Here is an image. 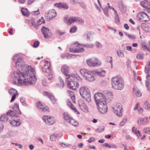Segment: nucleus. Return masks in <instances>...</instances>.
<instances>
[{"label":"nucleus","instance_id":"f257e3e1","mask_svg":"<svg viewBox=\"0 0 150 150\" xmlns=\"http://www.w3.org/2000/svg\"><path fill=\"white\" fill-rule=\"evenodd\" d=\"M21 55V54H16L12 58L13 63L18 70L12 74L13 83L19 86L34 84L36 81L35 71L31 66L25 64Z\"/></svg>","mask_w":150,"mask_h":150},{"label":"nucleus","instance_id":"f03ea898","mask_svg":"<svg viewBox=\"0 0 150 150\" xmlns=\"http://www.w3.org/2000/svg\"><path fill=\"white\" fill-rule=\"evenodd\" d=\"M112 93L110 92L105 93V94L98 92L94 95V98L97 104L98 109L100 112L105 114L108 111V107L106 100L112 98Z\"/></svg>","mask_w":150,"mask_h":150},{"label":"nucleus","instance_id":"7ed1b4c3","mask_svg":"<svg viewBox=\"0 0 150 150\" xmlns=\"http://www.w3.org/2000/svg\"><path fill=\"white\" fill-rule=\"evenodd\" d=\"M66 79L68 87L70 89L73 90H75L79 86V82H81L82 80L77 74L69 75Z\"/></svg>","mask_w":150,"mask_h":150},{"label":"nucleus","instance_id":"20e7f679","mask_svg":"<svg viewBox=\"0 0 150 150\" xmlns=\"http://www.w3.org/2000/svg\"><path fill=\"white\" fill-rule=\"evenodd\" d=\"M111 84L112 87L114 89L121 90L124 88L125 82L122 77L116 76L112 78Z\"/></svg>","mask_w":150,"mask_h":150},{"label":"nucleus","instance_id":"39448f33","mask_svg":"<svg viewBox=\"0 0 150 150\" xmlns=\"http://www.w3.org/2000/svg\"><path fill=\"white\" fill-rule=\"evenodd\" d=\"M79 93L81 97L88 102L91 101V95L90 90L86 86H82L79 89Z\"/></svg>","mask_w":150,"mask_h":150},{"label":"nucleus","instance_id":"423d86ee","mask_svg":"<svg viewBox=\"0 0 150 150\" xmlns=\"http://www.w3.org/2000/svg\"><path fill=\"white\" fill-rule=\"evenodd\" d=\"M42 71L49 80L52 79V75L50 63L49 61H46L43 67L42 68Z\"/></svg>","mask_w":150,"mask_h":150},{"label":"nucleus","instance_id":"0eeeda50","mask_svg":"<svg viewBox=\"0 0 150 150\" xmlns=\"http://www.w3.org/2000/svg\"><path fill=\"white\" fill-rule=\"evenodd\" d=\"M86 63L89 66L93 67L100 66L101 64L100 61L96 58H93L86 60Z\"/></svg>","mask_w":150,"mask_h":150},{"label":"nucleus","instance_id":"6e6552de","mask_svg":"<svg viewBox=\"0 0 150 150\" xmlns=\"http://www.w3.org/2000/svg\"><path fill=\"white\" fill-rule=\"evenodd\" d=\"M115 114L119 117H121L122 115V108L121 104L120 103H117L115 107L113 108Z\"/></svg>","mask_w":150,"mask_h":150},{"label":"nucleus","instance_id":"1a4fd4ad","mask_svg":"<svg viewBox=\"0 0 150 150\" xmlns=\"http://www.w3.org/2000/svg\"><path fill=\"white\" fill-rule=\"evenodd\" d=\"M137 17L138 19L140 21L142 22H146L150 20L149 16L144 12H141L139 13Z\"/></svg>","mask_w":150,"mask_h":150},{"label":"nucleus","instance_id":"9d476101","mask_svg":"<svg viewBox=\"0 0 150 150\" xmlns=\"http://www.w3.org/2000/svg\"><path fill=\"white\" fill-rule=\"evenodd\" d=\"M79 45V44L78 42H75L73 45L74 47H77L76 48L73 49L72 48H70L69 51L70 52H83L84 51V49L83 47H78Z\"/></svg>","mask_w":150,"mask_h":150},{"label":"nucleus","instance_id":"9b49d317","mask_svg":"<svg viewBox=\"0 0 150 150\" xmlns=\"http://www.w3.org/2000/svg\"><path fill=\"white\" fill-rule=\"evenodd\" d=\"M57 16V13L54 9H52L46 12L45 14V17L49 20L52 19Z\"/></svg>","mask_w":150,"mask_h":150},{"label":"nucleus","instance_id":"f8f14e48","mask_svg":"<svg viewBox=\"0 0 150 150\" xmlns=\"http://www.w3.org/2000/svg\"><path fill=\"white\" fill-rule=\"evenodd\" d=\"M42 119L47 124L49 125H53L55 122L53 117H50L49 116L45 115L42 117Z\"/></svg>","mask_w":150,"mask_h":150},{"label":"nucleus","instance_id":"ddd939ff","mask_svg":"<svg viewBox=\"0 0 150 150\" xmlns=\"http://www.w3.org/2000/svg\"><path fill=\"white\" fill-rule=\"evenodd\" d=\"M8 92L10 95L12 96L10 101L11 102H12L15 100L17 96H18V92L15 89L11 88L9 90Z\"/></svg>","mask_w":150,"mask_h":150},{"label":"nucleus","instance_id":"4468645a","mask_svg":"<svg viewBox=\"0 0 150 150\" xmlns=\"http://www.w3.org/2000/svg\"><path fill=\"white\" fill-rule=\"evenodd\" d=\"M37 106L39 110L45 112L49 110V108L47 106L44 105L40 102H38L37 103Z\"/></svg>","mask_w":150,"mask_h":150},{"label":"nucleus","instance_id":"2eb2a0df","mask_svg":"<svg viewBox=\"0 0 150 150\" xmlns=\"http://www.w3.org/2000/svg\"><path fill=\"white\" fill-rule=\"evenodd\" d=\"M41 32L45 38L48 39L50 37V34L49 30L45 26H43L42 28Z\"/></svg>","mask_w":150,"mask_h":150},{"label":"nucleus","instance_id":"dca6fc26","mask_svg":"<svg viewBox=\"0 0 150 150\" xmlns=\"http://www.w3.org/2000/svg\"><path fill=\"white\" fill-rule=\"evenodd\" d=\"M91 72L88 73V75L85 78V79L88 81H95L96 79V77L93 75H95V74L93 72V70L91 71Z\"/></svg>","mask_w":150,"mask_h":150},{"label":"nucleus","instance_id":"f3484780","mask_svg":"<svg viewBox=\"0 0 150 150\" xmlns=\"http://www.w3.org/2000/svg\"><path fill=\"white\" fill-rule=\"evenodd\" d=\"M43 94L44 96H47L49 98L53 104L56 103V100L54 96L52 94L50 93L47 91H45L43 92Z\"/></svg>","mask_w":150,"mask_h":150},{"label":"nucleus","instance_id":"a211bd4d","mask_svg":"<svg viewBox=\"0 0 150 150\" xmlns=\"http://www.w3.org/2000/svg\"><path fill=\"white\" fill-rule=\"evenodd\" d=\"M54 6L59 9H67L68 8V5L64 3H55L54 4Z\"/></svg>","mask_w":150,"mask_h":150},{"label":"nucleus","instance_id":"6ab92c4d","mask_svg":"<svg viewBox=\"0 0 150 150\" xmlns=\"http://www.w3.org/2000/svg\"><path fill=\"white\" fill-rule=\"evenodd\" d=\"M61 70L62 73L67 77L69 76V75H71L69 74V69L68 66L66 65L63 66L61 68Z\"/></svg>","mask_w":150,"mask_h":150},{"label":"nucleus","instance_id":"aec40b11","mask_svg":"<svg viewBox=\"0 0 150 150\" xmlns=\"http://www.w3.org/2000/svg\"><path fill=\"white\" fill-rule=\"evenodd\" d=\"M140 4L143 7L146 9H150V3L148 0H144L140 2Z\"/></svg>","mask_w":150,"mask_h":150},{"label":"nucleus","instance_id":"412c9836","mask_svg":"<svg viewBox=\"0 0 150 150\" xmlns=\"http://www.w3.org/2000/svg\"><path fill=\"white\" fill-rule=\"evenodd\" d=\"M93 72L95 74V75H96L98 76L103 77L105 76L106 71L104 70H102L100 71H98L97 70H93Z\"/></svg>","mask_w":150,"mask_h":150},{"label":"nucleus","instance_id":"4be33fe9","mask_svg":"<svg viewBox=\"0 0 150 150\" xmlns=\"http://www.w3.org/2000/svg\"><path fill=\"white\" fill-rule=\"evenodd\" d=\"M118 6L120 11L122 12H125L126 10V7L123 4L122 2L120 1L118 2Z\"/></svg>","mask_w":150,"mask_h":150},{"label":"nucleus","instance_id":"5701e85b","mask_svg":"<svg viewBox=\"0 0 150 150\" xmlns=\"http://www.w3.org/2000/svg\"><path fill=\"white\" fill-rule=\"evenodd\" d=\"M65 22L68 25H70L71 23L76 22V17H70L68 20H65Z\"/></svg>","mask_w":150,"mask_h":150},{"label":"nucleus","instance_id":"b1692460","mask_svg":"<svg viewBox=\"0 0 150 150\" xmlns=\"http://www.w3.org/2000/svg\"><path fill=\"white\" fill-rule=\"evenodd\" d=\"M6 115L7 117H19L18 115L16 114V112L12 110H9L6 113Z\"/></svg>","mask_w":150,"mask_h":150},{"label":"nucleus","instance_id":"393cba45","mask_svg":"<svg viewBox=\"0 0 150 150\" xmlns=\"http://www.w3.org/2000/svg\"><path fill=\"white\" fill-rule=\"evenodd\" d=\"M10 123L14 127H17L19 126L21 124V122L19 120H11L10 121Z\"/></svg>","mask_w":150,"mask_h":150},{"label":"nucleus","instance_id":"a878e982","mask_svg":"<svg viewBox=\"0 0 150 150\" xmlns=\"http://www.w3.org/2000/svg\"><path fill=\"white\" fill-rule=\"evenodd\" d=\"M90 71H89L84 69H81L80 70L81 74L85 78L88 73L91 72Z\"/></svg>","mask_w":150,"mask_h":150},{"label":"nucleus","instance_id":"bb28decb","mask_svg":"<svg viewBox=\"0 0 150 150\" xmlns=\"http://www.w3.org/2000/svg\"><path fill=\"white\" fill-rule=\"evenodd\" d=\"M13 108L14 110L18 115H21V112L19 110V105L18 103H16L13 106Z\"/></svg>","mask_w":150,"mask_h":150},{"label":"nucleus","instance_id":"cd10ccee","mask_svg":"<svg viewBox=\"0 0 150 150\" xmlns=\"http://www.w3.org/2000/svg\"><path fill=\"white\" fill-rule=\"evenodd\" d=\"M138 124L140 125H144L146 124L147 122L146 119L143 118H139L137 120Z\"/></svg>","mask_w":150,"mask_h":150},{"label":"nucleus","instance_id":"c85d7f7f","mask_svg":"<svg viewBox=\"0 0 150 150\" xmlns=\"http://www.w3.org/2000/svg\"><path fill=\"white\" fill-rule=\"evenodd\" d=\"M114 15L115 23L117 24H119L120 23V18L117 11H115Z\"/></svg>","mask_w":150,"mask_h":150},{"label":"nucleus","instance_id":"c756f323","mask_svg":"<svg viewBox=\"0 0 150 150\" xmlns=\"http://www.w3.org/2000/svg\"><path fill=\"white\" fill-rule=\"evenodd\" d=\"M63 117L64 119L67 122H68L71 118L67 112H64L63 114Z\"/></svg>","mask_w":150,"mask_h":150},{"label":"nucleus","instance_id":"7c9ffc66","mask_svg":"<svg viewBox=\"0 0 150 150\" xmlns=\"http://www.w3.org/2000/svg\"><path fill=\"white\" fill-rule=\"evenodd\" d=\"M26 22L28 23H30L34 27L36 28L37 27V22H35V19L34 18H32L30 20L27 21Z\"/></svg>","mask_w":150,"mask_h":150},{"label":"nucleus","instance_id":"2f4dec72","mask_svg":"<svg viewBox=\"0 0 150 150\" xmlns=\"http://www.w3.org/2000/svg\"><path fill=\"white\" fill-rule=\"evenodd\" d=\"M67 105L69 106L71 109L73 110L75 112H77V113H79V112L77 111V109L76 108L74 107V106L72 105L71 102L70 101H68L67 102Z\"/></svg>","mask_w":150,"mask_h":150},{"label":"nucleus","instance_id":"473e14b6","mask_svg":"<svg viewBox=\"0 0 150 150\" xmlns=\"http://www.w3.org/2000/svg\"><path fill=\"white\" fill-rule=\"evenodd\" d=\"M60 83H58L57 84V86L61 88H63L64 86V83L63 80L61 77L59 78Z\"/></svg>","mask_w":150,"mask_h":150},{"label":"nucleus","instance_id":"72a5a7b5","mask_svg":"<svg viewBox=\"0 0 150 150\" xmlns=\"http://www.w3.org/2000/svg\"><path fill=\"white\" fill-rule=\"evenodd\" d=\"M21 11L23 15L25 16H28L29 15V13L27 8H22Z\"/></svg>","mask_w":150,"mask_h":150},{"label":"nucleus","instance_id":"f704fd0d","mask_svg":"<svg viewBox=\"0 0 150 150\" xmlns=\"http://www.w3.org/2000/svg\"><path fill=\"white\" fill-rule=\"evenodd\" d=\"M106 60L107 62L110 63L111 68H112L113 63L112 57L110 56H107L106 58Z\"/></svg>","mask_w":150,"mask_h":150},{"label":"nucleus","instance_id":"c9c22d12","mask_svg":"<svg viewBox=\"0 0 150 150\" xmlns=\"http://www.w3.org/2000/svg\"><path fill=\"white\" fill-rule=\"evenodd\" d=\"M45 21L43 17H41L40 19L37 22V27L41 25L42 23H45Z\"/></svg>","mask_w":150,"mask_h":150},{"label":"nucleus","instance_id":"e433bc0d","mask_svg":"<svg viewBox=\"0 0 150 150\" xmlns=\"http://www.w3.org/2000/svg\"><path fill=\"white\" fill-rule=\"evenodd\" d=\"M144 108L150 111V104L147 102H145L143 104Z\"/></svg>","mask_w":150,"mask_h":150},{"label":"nucleus","instance_id":"4c0bfd02","mask_svg":"<svg viewBox=\"0 0 150 150\" xmlns=\"http://www.w3.org/2000/svg\"><path fill=\"white\" fill-rule=\"evenodd\" d=\"M68 122L70 123L71 125L74 126H78V123L72 118Z\"/></svg>","mask_w":150,"mask_h":150},{"label":"nucleus","instance_id":"58836bf2","mask_svg":"<svg viewBox=\"0 0 150 150\" xmlns=\"http://www.w3.org/2000/svg\"><path fill=\"white\" fill-rule=\"evenodd\" d=\"M117 54L118 56L121 57H123L124 56L123 52L122 50H118L117 51Z\"/></svg>","mask_w":150,"mask_h":150},{"label":"nucleus","instance_id":"ea45409f","mask_svg":"<svg viewBox=\"0 0 150 150\" xmlns=\"http://www.w3.org/2000/svg\"><path fill=\"white\" fill-rule=\"evenodd\" d=\"M9 117L6 115H1L0 118V120L2 121H3L5 120L6 121H7Z\"/></svg>","mask_w":150,"mask_h":150},{"label":"nucleus","instance_id":"a19ab883","mask_svg":"<svg viewBox=\"0 0 150 150\" xmlns=\"http://www.w3.org/2000/svg\"><path fill=\"white\" fill-rule=\"evenodd\" d=\"M104 130V126H101L99 127L98 128L96 129L95 130V132L97 133H100L103 132Z\"/></svg>","mask_w":150,"mask_h":150},{"label":"nucleus","instance_id":"79ce46f5","mask_svg":"<svg viewBox=\"0 0 150 150\" xmlns=\"http://www.w3.org/2000/svg\"><path fill=\"white\" fill-rule=\"evenodd\" d=\"M58 134H53L50 136V139L52 141H54L56 138L58 136Z\"/></svg>","mask_w":150,"mask_h":150},{"label":"nucleus","instance_id":"37998d69","mask_svg":"<svg viewBox=\"0 0 150 150\" xmlns=\"http://www.w3.org/2000/svg\"><path fill=\"white\" fill-rule=\"evenodd\" d=\"M77 30V27L76 26H73L70 29L69 32L71 33L75 32Z\"/></svg>","mask_w":150,"mask_h":150},{"label":"nucleus","instance_id":"c03bdc74","mask_svg":"<svg viewBox=\"0 0 150 150\" xmlns=\"http://www.w3.org/2000/svg\"><path fill=\"white\" fill-rule=\"evenodd\" d=\"M92 34V32H87L85 33L84 35L86 37L87 39L89 40Z\"/></svg>","mask_w":150,"mask_h":150},{"label":"nucleus","instance_id":"a18cd8bd","mask_svg":"<svg viewBox=\"0 0 150 150\" xmlns=\"http://www.w3.org/2000/svg\"><path fill=\"white\" fill-rule=\"evenodd\" d=\"M144 55L142 53L138 54L137 55V58L139 60L143 59L144 58Z\"/></svg>","mask_w":150,"mask_h":150},{"label":"nucleus","instance_id":"49530a36","mask_svg":"<svg viewBox=\"0 0 150 150\" xmlns=\"http://www.w3.org/2000/svg\"><path fill=\"white\" fill-rule=\"evenodd\" d=\"M21 103L24 106H26L28 105L25 102V100L24 98H22L20 100Z\"/></svg>","mask_w":150,"mask_h":150},{"label":"nucleus","instance_id":"de8ad7c7","mask_svg":"<svg viewBox=\"0 0 150 150\" xmlns=\"http://www.w3.org/2000/svg\"><path fill=\"white\" fill-rule=\"evenodd\" d=\"M76 21L81 24H83L84 23V21L81 18L79 17H76Z\"/></svg>","mask_w":150,"mask_h":150},{"label":"nucleus","instance_id":"09e8293b","mask_svg":"<svg viewBox=\"0 0 150 150\" xmlns=\"http://www.w3.org/2000/svg\"><path fill=\"white\" fill-rule=\"evenodd\" d=\"M83 46L84 47H87V48H91L93 47L94 46V45L91 43V44H86L83 45Z\"/></svg>","mask_w":150,"mask_h":150},{"label":"nucleus","instance_id":"8fccbe9b","mask_svg":"<svg viewBox=\"0 0 150 150\" xmlns=\"http://www.w3.org/2000/svg\"><path fill=\"white\" fill-rule=\"evenodd\" d=\"M103 12L104 14L106 16H109V15L108 13V8L107 7H105L104 9Z\"/></svg>","mask_w":150,"mask_h":150},{"label":"nucleus","instance_id":"3c124183","mask_svg":"<svg viewBox=\"0 0 150 150\" xmlns=\"http://www.w3.org/2000/svg\"><path fill=\"white\" fill-rule=\"evenodd\" d=\"M150 71V67H148V66H145L144 68V72L145 73H149Z\"/></svg>","mask_w":150,"mask_h":150},{"label":"nucleus","instance_id":"603ef678","mask_svg":"<svg viewBox=\"0 0 150 150\" xmlns=\"http://www.w3.org/2000/svg\"><path fill=\"white\" fill-rule=\"evenodd\" d=\"M40 44L39 41H35L33 45V47H34L36 48L38 47Z\"/></svg>","mask_w":150,"mask_h":150},{"label":"nucleus","instance_id":"864d4df0","mask_svg":"<svg viewBox=\"0 0 150 150\" xmlns=\"http://www.w3.org/2000/svg\"><path fill=\"white\" fill-rule=\"evenodd\" d=\"M144 131L145 133H146L148 134H150V128L147 127L144 128Z\"/></svg>","mask_w":150,"mask_h":150},{"label":"nucleus","instance_id":"5fc2aeb1","mask_svg":"<svg viewBox=\"0 0 150 150\" xmlns=\"http://www.w3.org/2000/svg\"><path fill=\"white\" fill-rule=\"evenodd\" d=\"M127 119L126 118L123 119L121 122L120 124V126H122L123 125L127 122Z\"/></svg>","mask_w":150,"mask_h":150},{"label":"nucleus","instance_id":"6e6d98bb","mask_svg":"<svg viewBox=\"0 0 150 150\" xmlns=\"http://www.w3.org/2000/svg\"><path fill=\"white\" fill-rule=\"evenodd\" d=\"M57 33L60 36H62L65 34V32H62L59 30H57Z\"/></svg>","mask_w":150,"mask_h":150},{"label":"nucleus","instance_id":"4d7b16f0","mask_svg":"<svg viewBox=\"0 0 150 150\" xmlns=\"http://www.w3.org/2000/svg\"><path fill=\"white\" fill-rule=\"evenodd\" d=\"M135 93L136 95L138 97L141 96L142 95L141 93L140 92V91L139 90H137L136 91V92Z\"/></svg>","mask_w":150,"mask_h":150},{"label":"nucleus","instance_id":"13d9d810","mask_svg":"<svg viewBox=\"0 0 150 150\" xmlns=\"http://www.w3.org/2000/svg\"><path fill=\"white\" fill-rule=\"evenodd\" d=\"M131 63V61L129 60H128V61L126 62V64L128 68H131L129 65Z\"/></svg>","mask_w":150,"mask_h":150},{"label":"nucleus","instance_id":"bf43d9fd","mask_svg":"<svg viewBox=\"0 0 150 150\" xmlns=\"http://www.w3.org/2000/svg\"><path fill=\"white\" fill-rule=\"evenodd\" d=\"M95 141V139L93 137H90L88 140V142L90 143L92 142H94Z\"/></svg>","mask_w":150,"mask_h":150},{"label":"nucleus","instance_id":"052dcab7","mask_svg":"<svg viewBox=\"0 0 150 150\" xmlns=\"http://www.w3.org/2000/svg\"><path fill=\"white\" fill-rule=\"evenodd\" d=\"M96 47L98 48H100L102 47V45L98 41L96 42Z\"/></svg>","mask_w":150,"mask_h":150},{"label":"nucleus","instance_id":"680f3d73","mask_svg":"<svg viewBox=\"0 0 150 150\" xmlns=\"http://www.w3.org/2000/svg\"><path fill=\"white\" fill-rule=\"evenodd\" d=\"M122 146L124 147V150H129L130 149V147L129 146H127L125 144H122Z\"/></svg>","mask_w":150,"mask_h":150},{"label":"nucleus","instance_id":"e2e57ef3","mask_svg":"<svg viewBox=\"0 0 150 150\" xmlns=\"http://www.w3.org/2000/svg\"><path fill=\"white\" fill-rule=\"evenodd\" d=\"M67 92L70 95V96L71 97L72 96H74V94L73 92L69 90Z\"/></svg>","mask_w":150,"mask_h":150},{"label":"nucleus","instance_id":"0e129e2a","mask_svg":"<svg viewBox=\"0 0 150 150\" xmlns=\"http://www.w3.org/2000/svg\"><path fill=\"white\" fill-rule=\"evenodd\" d=\"M32 13H33V14H34V15H38L40 13L39 9H38V10L37 11H35L33 12Z\"/></svg>","mask_w":150,"mask_h":150},{"label":"nucleus","instance_id":"69168bd1","mask_svg":"<svg viewBox=\"0 0 150 150\" xmlns=\"http://www.w3.org/2000/svg\"><path fill=\"white\" fill-rule=\"evenodd\" d=\"M128 37L129 38L132 39H134L135 38V36L134 35H131L130 34L128 35Z\"/></svg>","mask_w":150,"mask_h":150},{"label":"nucleus","instance_id":"338daca9","mask_svg":"<svg viewBox=\"0 0 150 150\" xmlns=\"http://www.w3.org/2000/svg\"><path fill=\"white\" fill-rule=\"evenodd\" d=\"M108 28L111 30L114 31V33H115L117 31V30L115 28L112 27H108Z\"/></svg>","mask_w":150,"mask_h":150},{"label":"nucleus","instance_id":"774afa93","mask_svg":"<svg viewBox=\"0 0 150 150\" xmlns=\"http://www.w3.org/2000/svg\"><path fill=\"white\" fill-rule=\"evenodd\" d=\"M146 74H147L146 76V78L147 80H150V72Z\"/></svg>","mask_w":150,"mask_h":150}]
</instances>
